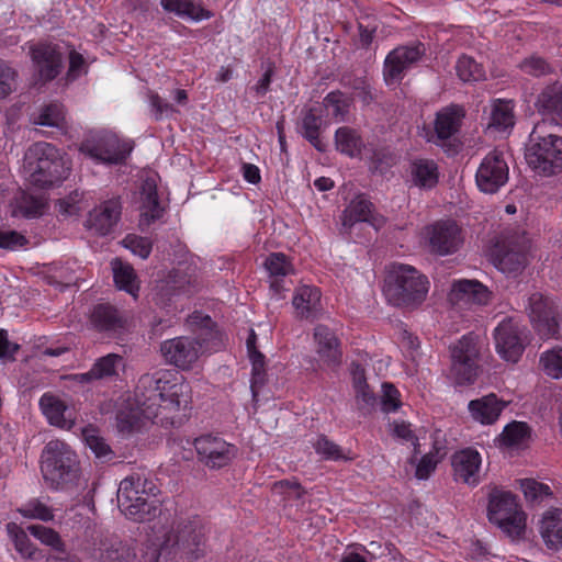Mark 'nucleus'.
Instances as JSON below:
<instances>
[{
  "instance_id": "1",
  "label": "nucleus",
  "mask_w": 562,
  "mask_h": 562,
  "mask_svg": "<svg viewBox=\"0 0 562 562\" xmlns=\"http://www.w3.org/2000/svg\"><path fill=\"white\" fill-rule=\"evenodd\" d=\"M191 386L171 370L143 375L134 397L127 395L117 404L116 426L120 432L131 434L147 423L164 427L180 423L190 408Z\"/></svg>"
},
{
  "instance_id": "2",
  "label": "nucleus",
  "mask_w": 562,
  "mask_h": 562,
  "mask_svg": "<svg viewBox=\"0 0 562 562\" xmlns=\"http://www.w3.org/2000/svg\"><path fill=\"white\" fill-rule=\"evenodd\" d=\"M209 527L199 516L177 518L148 539L146 555L151 562H194L207 552Z\"/></svg>"
},
{
  "instance_id": "3",
  "label": "nucleus",
  "mask_w": 562,
  "mask_h": 562,
  "mask_svg": "<svg viewBox=\"0 0 562 562\" xmlns=\"http://www.w3.org/2000/svg\"><path fill=\"white\" fill-rule=\"evenodd\" d=\"M190 319L191 323L198 319L203 323L204 330L196 339L176 337L164 341L160 347L166 362L183 371L191 370L201 357L218 351L224 345L222 334L213 327L211 317L194 314Z\"/></svg>"
},
{
  "instance_id": "4",
  "label": "nucleus",
  "mask_w": 562,
  "mask_h": 562,
  "mask_svg": "<svg viewBox=\"0 0 562 562\" xmlns=\"http://www.w3.org/2000/svg\"><path fill=\"white\" fill-rule=\"evenodd\" d=\"M68 156L48 143H35L24 154L22 172L34 187L46 189L58 186L70 175Z\"/></svg>"
},
{
  "instance_id": "5",
  "label": "nucleus",
  "mask_w": 562,
  "mask_h": 562,
  "mask_svg": "<svg viewBox=\"0 0 562 562\" xmlns=\"http://www.w3.org/2000/svg\"><path fill=\"white\" fill-rule=\"evenodd\" d=\"M158 488L144 474H132L121 481L117 490V505L121 513L134 521H145L157 509Z\"/></svg>"
},
{
  "instance_id": "6",
  "label": "nucleus",
  "mask_w": 562,
  "mask_h": 562,
  "mask_svg": "<svg viewBox=\"0 0 562 562\" xmlns=\"http://www.w3.org/2000/svg\"><path fill=\"white\" fill-rule=\"evenodd\" d=\"M429 282L414 267L393 263L389 267L384 284L387 301L396 306L414 307L427 296Z\"/></svg>"
},
{
  "instance_id": "7",
  "label": "nucleus",
  "mask_w": 562,
  "mask_h": 562,
  "mask_svg": "<svg viewBox=\"0 0 562 562\" xmlns=\"http://www.w3.org/2000/svg\"><path fill=\"white\" fill-rule=\"evenodd\" d=\"M78 461L70 446L54 439L46 443L41 454V472L53 490H65L78 476Z\"/></svg>"
},
{
  "instance_id": "8",
  "label": "nucleus",
  "mask_w": 562,
  "mask_h": 562,
  "mask_svg": "<svg viewBox=\"0 0 562 562\" xmlns=\"http://www.w3.org/2000/svg\"><path fill=\"white\" fill-rule=\"evenodd\" d=\"M547 122L536 124L526 149L527 164L538 173L550 176L562 170V137L546 134Z\"/></svg>"
},
{
  "instance_id": "9",
  "label": "nucleus",
  "mask_w": 562,
  "mask_h": 562,
  "mask_svg": "<svg viewBox=\"0 0 562 562\" xmlns=\"http://www.w3.org/2000/svg\"><path fill=\"white\" fill-rule=\"evenodd\" d=\"M487 516L506 536L519 539L526 530L527 516L515 495L506 491H493L490 495Z\"/></svg>"
},
{
  "instance_id": "10",
  "label": "nucleus",
  "mask_w": 562,
  "mask_h": 562,
  "mask_svg": "<svg viewBox=\"0 0 562 562\" xmlns=\"http://www.w3.org/2000/svg\"><path fill=\"white\" fill-rule=\"evenodd\" d=\"M79 150L97 164L116 165L127 158L133 150V143L120 138L115 133L100 131L88 135Z\"/></svg>"
},
{
  "instance_id": "11",
  "label": "nucleus",
  "mask_w": 562,
  "mask_h": 562,
  "mask_svg": "<svg viewBox=\"0 0 562 562\" xmlns=\"http://www.w3.org/2000/svg\"><path fill=\"white\" fill-rule=\"evenodd\" d=\"M493 340L498 357L507 363L515 364L530 344V333L519 319L506 317L494 328Z\"/></svg>"
},
{
  "instance_id": "12",
  "label": "nucleus",
  "mask_w": 562,
  "mask_h": 562,
  "mask_svg": "<svg viewBox=\"0 0 562 562\" xmlns=\"http://www.w3.org/2000/svg\"><path fill=\"white\" fill-rule=\"evenodd\" d=\"M477 338L465 335L451 347L450 375L457 384L472 383L477 375Z\"/></svg>"
},
{
  "instance_id": "13",
  "label": "nucleus",
  "mask_w": 562,
  "mask_h": 562,
  "mask_svg": "<svg viewBox=\"0 0 562 562\" xmlns=\"http://www.w3.org/2000/svg\"><path fill=\"white\" fill-rule=\"evenodd\" d=\"M420 237L429 251L439 256L456 252L462 244L461 229L452 221H440L425 226Z\"/></svg>"
},
{
  "instance_id": "14",
  "label": "nucleus",
  "mask_w": 562,
  "mask_h": 562,
  "mask_svg": "<svg viewBox=\"0 0 562 562\" xmlns=\"http://www.w3.org/2000/svg\"><path fill=\"white\" fill-rule=\"evenodd\" d=\"M509 178V167L504 151L494 149L490 151L481 161L475 181L480 191L484 193H495L504 187Z\"/></svg>"
},
{
  "instance_id": "15",
  "label": "nucleus",
  "mask_w": 562,
  "mask_h": 562,
  "mask_svg": "<svg viewBox=\"0 0 562 562\" xmlns=\"http://www.w3.org/2000/svg\"><path fill=\"white\" fill-rule=\"evenodd\" d=\"M199 459L211 469L226 467L237 456L238 449L215 436H202L193 441Z\"/></svg>"
},
{
  "instance_id": "16",
  "label": "nucleus",
  "mask_w": 562,
  "mask_h": 562,
  "mask_svg": "<svg viewBox=\"0 0 562 562\" xmlns=\"http://www.w3.org/2000/svg\"><path fill=\"white\" fill-rule=\"evenodd\" d=\"M532 249L531 239L522 233L513 238L494 257L495 267L505 274L515 276L527 265V258Z\"/></svg>"
},
{
  "instance_id": "17",
  "label": "nucleus",
  "mask_w": 562,
  "mask_h": 562,
  "mask_svg": "<svg viewBox=\"0 0 562 562\" xmlns=\"http://www.w3.org/2000/svg\"><path fill=\"white\" fill-rule=\"evenodd\" d=\"M526 311L535 330L544 339L559 337V325L553 316L552 304L539 292L528 297Z\"/></svg>"
},
{
  "instance_id": "18",
  "label": "nucleus",
  "mask_w": 562,
  "mask_h": 562,
  "mask_svg": "<svg viewBox=\"0 0 562 562\" xmlns=\"http://www.w3.org/2000/svg\"><path fill=\"white\" fill-rule=\"evenodd\" d=\"M422 44L401 46L393 49L384 61V79L387 85L396 83L423 56Z\"/></svg>"
},
{
  "instance_id": "19",
  "label": "nucleus",
  "mask_w": 562,
  "mask_h": 562,
  "mask_svg": "<svg viewBox=\"0 0 562 562\" xmlns=\"http://www.w3.org/2000/svg\"><path fill=\"white\" fill-rule=\"evenodd\" d=\"M140 179L142 186L138 192L139 225L145 227L160 218L164 209L160 206L157 194V175L146 172Z\"/></svg>"
},
{
  "instance_id": "20",
  "label": "nucleus",
  "mask_w": 562,
  "mask_h": 562,
  "mask_svg": "<svg viewBox=\"0 0 562 562\" xmlns=\"http://www.w3.org/2000/svg\"><path fill=\"white\" fill-rule=\"evenodd\" d=\"M29 49L41 79L52 80L60 72L64 53L59 45L30 44Z\"/></svg>"
},
{
  "instance_id": "21",
  "label": "nucleus",
  "mask_w": 562,
  "mask_h": 562,
  "mask_svg": "<svg viewBox=\"0 0 562 562\" xmlns=\"http://www.w3.org/2000/svg\"><path fill=\"white\" fill-rule=\"evenodd\" d=\"M453 475L457 481L475 486L480 483L482 457L473 448L457 451L451 458Z\"/></svg>"
},
{
  "instance_id": "22",
  "label": "nucleus",
  "mask_w": 562,
  "mask_h": 562,
  "mask_svg": "<svg viewBox=\"0 0 562 562\" xmlns=\"http://www.w3.org/2000/svg\"><path fill=\"white\" fill-rule=\"evenodd\" d=\"M449 300L456 305H485L491 301V292L479 281L461 279L453 281Z\"/></svg>"
},
{
  "instance_id": "23",
  "label": "nucleus",
  "mask_w": 562,
  "mask_h": 562,
  "mask_svg": "<svg viewBox=\"0 0 562 562\" xmlns=\"http://www.w3.org/2000/svg\"><path fill=\"white\" fill-rule=\"evenodd\" d=\"M121 215V203L119 199H111L103 202L89 213L86 226L97 235H108L116 225Z\"/></svg>"
},
{
  "instance_id": "24",
  "label": "nucleus",
  "mask_w": 562,
  "mask_h": 562,
  "mask_svg": "<svg viewBox=\"0 0 562 562\" xmlns=\"http://www.w3.org/2000/svg\"><path fill=\"white\" fill-rule=\"evenodd\" d=\"M316 353L321 369H334L340 362L341 352L335 334L324 325H317L314 329Z\"/></svg>"
},
{
  "instance_id": "25",
  "label": "nucleus",
  "mask_w": 562,
  "mask_h": 562,
  "mask_svg": "<svg viewBox=\"0 0 562 562\" xmlns=\"http://www.w3.org/2000/svg\"><path fill=\"white\" fill-rule=\"evenodd\" d=\"M342 225L351 227L358 222H366L375 229L384 225V217L374 213L372 203L364 196H356L342 213Z\"/></svg>"
},
{
  "instance_id": "26",
  "label": "nucleus",
  "mask_w": 562,
  "mask_h": 562,
  "mask_svg": "<svg viewBox=\"0 0 562 562\" xmlns=\"http://www.w3.org/2000/svg\"><path fill=\"white\" fill-rule=\"evenodd\" d=\"M46 209V200L43 195H34L19 190L9 201L8 212L13 218H35L41 216Z\"/></svg>"
},
{
  "instance_id": "27",
  "label": "nucleus",
  "mask_w": 562,
  "mask_h": 562,
  "mask_svg": "<svg viewBox=\"0 0 562 562\" xmlns=\"http://www.w3.org/2000/svg\"><path fill=\"white\" fill-rule=\"evenodd\" d=\"M506 403L501 401L495 394H488L468 404V411L471 418L481 425H493L499 418Z\"/></svg>"
},
{
  "instance_id": "28",
  "label": "nucleus",
  "mask_w": 562,
  "mask_h": 562,
  "mask_svg": "<svg viewBox=\"0 0 562 562\" xmlns=\"http://www.w3.org/2000/svg\"><path fill=\"white\" fill-rule=\"evenodd\" d=\"M42 413L50 425L70 429L75 424V416L71 409L59 397L52 394H44L40 400Z\"/></svg>"
},
{
  "instance_id": "29",
  "label": "nucleus",
  "mask_w": 562,
  "mask_h": 562,
  "mask_svg": "<svg viewBox=\"0 0 562 562\" xmlns=\"http://www.w3.org/2000/svg\"><path fill=\"white\" fill-rule=\"evenodd\" d=\"M321 291L318 288L302 284L294 291L292 305L299 318H314L321 311Z\"/></svg>"
},
{
  "instance_id": "30",
  "label": "nucleus",
  "mask_w": 562,
  "mask_h": 562,
  "mask_svg": "<svg viewBox=\"0 0 562 562\" xmlns=\"http://www.w3.org/2000/svg\"><path fill=\"white\" fill-rule=\"evenodd\" d=\"M439 179L438 165L432 159L417 158L409 164L407 182L419 189L434 188Z\"/></svg>"
},
{
  "instance_id": "31",
  "label": "nucleus",
  "mask_w": 562,
  "mask_h": 562,
  "mask_svg": "<svg viewBox=\"0 0 562 562\" xmlns=\"http://www.w3.org/2000/svg\"><path fill=\"white\" fill-rule=\"evenodd\" d=\"M463 117L464 111L459 105H448L438 111L434 122L436 137L440 140L451 138L458 133Z\"/></svg>"
},
{
  "instance_id": "32",
  "label": "nucleus",
  "mask_w": 562,
  "mask_h": 562,
  "mask_svg": "<svg viewBox=\"0 0 562 562\" xmlns=\"http://www.w3.org/2000/svg\"><path fill=\"white\" fill-rule=\"evenodd\" d=\"M539 531L546 546L558 550L562 548V509H549L539 521Z\"/></svg>"
},
{
  "instance_id": "33",
  "label": "nucleus",
  "mask_w": 562,
  "mask_h": 562,
  "mask_svg": "<svg viewBox=\"0 0 562 562\" xmlns=\"http://www.w3.org/2000/svg\"><path fill=\"white\" fill-rule=\"evenodd\" d=\"M257 335L254 329H250L249 336L246 341L248 357L251 363V384L250 389L254 398L257 397L260 387L267 381L266 373V358L256 347Z\"/></svg>"
},
{
  "instance_id": "34",
  "label": "nucleus",
  "mask_w": 562,
  "mask_h": 562,
  "mask_svg": "<svg viewBox=\"0 0 562 562\" xmlns=\"http://www.w3.org/2000/svg\"><path fill=\"white\" fill-rule=\"evenodd\" d=\"M160 4L166 12L173 13L183 20L200 22L212 16L209 10L193 0H160Z\"/></svg>"
},
{
  "instance_id": "35",
  "label": "nucleus",
  "mask_w": 562,
  "mask_h": 562,
  "mask_svg": "<svg viewBox=\"0 0 562 562\" xmlns=\"http://www.w3.org/2000/svg\"><path fill=\"white\" fill-rule=\"evenodd\" d=\"M515 124L514 104L507 100H495L491 105L488 130L507 132Z\"/></svg>"
},
{
  "instance_id": "36",
  "label": "nucleus",
  "mask_w": 562,
  "mask_h": 562,
  "mask_svg": "<svg viewBox=\"0 0 562 562\" xmlns=\"http://www.w3.org/2000/svg\"><path fill=\"white\" fill-rule=\"evenodd\" d=\"M336 149L351 158L361 157L363 155L364 145L357 131L344 126L339 127L335 133Z\"/></svg>"
},
{
  "instance_id": "37",
  "label": "nucleus",
  "mask_w": 562,
  "mask_h": 562,
  "mask_svg": "<svg viewBox=\"0 0 562 562\" xmlns=\"http://www.w3.org/2000/svg\"><path fill=\"white\" fill-rule=\"evenodd\" d=\"M351 376L358 407L362 411L371 409L375 404V396L366 382L363 368L352 363Z\"/></svg>"
},
{
  "instance_id": "38",
  "label": "nucleus",
  "mask_w": 562,
  "mask_h": 562,
  "mask_svg": "<svg viewBox=\"0 0 562 562\" xmlns=\"http://www.w3.org/2000/svg\"><path fill=\"white\" fill-rule=\"evenodd\" d=\"M111 265L116 286L136 299L139 284L134 269L119 259H114Z\"/></svg>"
},
{
  "instance_id": "39",
  "label": "nucleus",
  "mask_w": 562,
  "mask_h": 562,
  "mask_svg": "<svg viewBox=\"0 0 562 562\" xmlns=\"http://www.w3.org/2000/svg\"><path fill=\"white\" fill-rule=\"evenodd\" d=\"M90 323L100 331L116 333L122 327L116 310L108 305L95 306L91 313Z\"/></svg>"
},
{
  "instance_id": "40",
  "label": "nucleus",
  "mask_w": 562,
  "mask_h": 562,
  "mask_svg": "<svg viewBox=\"0 0 562 562\" xmlns=\"http://www.w3.org/2000/svg\"><path fill=\"white\" fill-rule=\"evenodd\" d=\"M7 531L10 539L14 543L15 550L21 554L22 558L32 561H37L42 558V552L33 546L30 541L27 533L15 522H9L7 525Z\"/></svg>"
},
{
  "instance_id": "41",
  "label": "nucleus",
  "mask_w": 562,
  "mask_h": 562,
  "mask_svg": "<svg viewBox=\"0 0 562 562\" xmlns=\"http://www.w3.org/2000/svg\"><path fill=\"white\" fill-rule=\"evenodd\" d=\"M530 437V429L526 423L513 422L508 424L498 437V443L505 448H520Z\"/></svg>"
},
{
  "instance_id": "42",
  "label": "nucleus",
  "mask_w": 562,
  "mask_h": 562,
  "mask_svg": "<svg viewBox=\"0 0 562 562\" xmlns=\"http://www.w3.org/2000/svg\"><path fill=\"white\" fill-rule=\"evenodd\" d=\"M537 106L543 113L555 114L562 119V83L543 90L538 97Z\"/></svg>"
},
{
  "instance_id": "43",
  "label": "nucleus",
  "mask_w": 562,
  "mask_h": 562,
  "mask_svg": "<svg viewBox=\"0 0 562 562\" xmlns=\"http://www.w3.org/2000/svg\"><path fill=\"white\" fill-rule=\"evenodd\" d=\"M125 361L122 356L109 353L101 357L93 364V374L95 379L111 378L119 375L124 370Z\"/></svg>"
},
{
  "instance_id": "44",
  "label": "nucleus",
  "mask_w": 562,
  "mask_h": 562,
  "mask_svg": "<svg viewBox=\"0 0 562 562\" xmlns=\"http://www.w3.org/2000/svg\"><path fill=\"white\" fill-rule=\"evenodd\" d=\"M34 124L63 128L66 124L65 111L61 104L52 103L43 106L33 119Z\"/></svg>"
},
{
  "instance_id": "45",
  "label": "nucleus",
  "mask_w": 562,
  "mask_h": 562,
  "mask_svg": "<svg viewBox=\"0 0 562 562\" xmlns=\"http://www.w3.org/2000/svg\"><path fill=\"white\" fill-rule=\"evenodd\" d=\"M540 368L552 379H562V348H553L541 353Z\"/></svg>"
},
{
  "instance_id": "46",
  "label": "nucleus",
  "mask_w": 562,
  "mask_h": 562,
  "mask_svg": "<svg viewBox=\"0 0 562 562\" xmlns=\"http://www.w3.org/2000/svg\"><path fill=\"white\" fill-rule=\"evenodd\" d=\"M456 69L459 78L464 82L479 81L485 78L483 67L469 56L460 57Z\"/></svg>"
},
{
  "instance_id": "47",
  "label": "nucleus",
  "mask_w": 562,
  "mask_h": 562,
  "mask_svg": "<svg viewBox=\"0 0 562 562\" xmlns=\"http://www.w3.org/2000/svg\"><path fill=\"white\" fill-rule=\"evenodd\" d=\"M18 512L25 518L50 521L54 519L53 509L38 498H33L18 508Z\"/></svg>"
},
{
  "instance_id": "48",
  "label": "nucleus",
  "mask_w": 562,
  "mask_h": 562,
  "mask_svg": "<svg viewBox=\"0 0 562 562\" xmlns=\"http://www.w3.org/2000/svg\"><path fill=\"white\" fill-rule=\"evenodd\" d=\"M349 105V99L339 91L330 92L324 99V106L327 113L333 115L337 121H344L346 119Z\"/></svg>"
},
{
  "instance_id": "49",
  "label": "nucleus",
  "mask_w": 562,
  "mask_h": 562,
  "mask_svg": "<svg viewBox=\"0 0 562 562\" xmlns=\"http://www.w3.org/2000/svg\"><path fill=\"white\" fill-rule=\"evenodd\" d=\"M265 268L270 278H283L294 271L291 262L281 252L269 255L265 261Z\"/></svg>"
},
{
  "instance_id": "50",
  "label": "nucleus",
  "mask_w": 562,
  "mask_h": 562,
  "mask_svg": "<svg viewBox=\"0 0 562 562\" xmlns=\"http://www.w3.org/2000/svg\"><path fill=\"white\" fill-rule=\"evenodd\" d=\"M27 531L41 543L50 547L56 551H63V541L54 529L42 525H31L27 527Z\"/></svg>"
},
{
  "instance_id": "51",
  "label": "nucleus",
  "mask_w": 562,
  "mask_h": 562,
  "mask_svg": "<svg viewBox=\"0 0 562 562\" xmlns=\"http://www.w3.org/2000/svg\"><path fill=\"white\" fill-rule=\"evenodd\" d=\"M29 239L21 232L0 226V249L19 251L25 249Z\"/></svg>"
},
{
  "instance_id": "52",
  "label": "nucleus",
  "mask_w": 562,
  "mask_h": 562,
  "mask_svg": "<svg viewBox=\"0 0 562 562\" xmlns=\"http://www.w3.org/2000/svg\"><path fill=\"white\" fill-rule=\"evenodd\" d=\"M123 247L131 250V252L135 256H138L142 259H146L151 251L153 245L151 241L146 237H140L134 234L127 235L122 240Z\"/></svg>"
},
{
  "instance_id": "53",
  "label": "nucleus",
  "mask_w": 562,
  "mask_h": 562,
  "mask_svg": "<svg viewBox=\"0 0 562 562\" xmlns=\"http://www.w3.org/2000/svg\"><path fill=\"white\" fill-rule=\"evenodd\" d=\"M402 406L401 394L391 383L382 384L381 407L384 413L396 412Z\"/></svg>"
},
{
  "instance_id": "54",
  "label": "nucleus",
  "mask_w": 562,
  "mask_h": 562,
  "mask_svg": "<svg viewBox=\"0 0 562 562\" xmlns=\"http://www.w3.org/2000/svg\"><path fill=\"white\" fill-rule=\"evenodd\" d=\"M321 121L312 111L308 112L303 119V130L305 137L317 148L324 150V146L318 138Z\"/></svg>"
},
{
  "instance_id": "55",
  "label": "nucleus",
  "mask_w": 562,
  "mask_h": 562,
  "mask_svg": "<svg viewBox=\"0 0 562 562\" xmlns=\"http://www.w3.org/2000/svg\"><path fill=\"white\" fill-rule=\"evenodd\" d=\"M520 488L525 497L529 501H538L550 494L548 485L533 479L520 480Z\"/></svg>"
},
{
  "instance_id": "56",
  "label": "nucleus",
  "mask_w": 562,
  "mask_h": 562,
  "mask_svg": "<svg viewBox=\"0 0 562 562\" xmlns=\"http://www.w3.org/2000/svg\"><path fill=\"white\" fill-rule=\"evenodd\" d=\"M87 446L94 452L97 457H105L110 453V448L102 437L93 428H86L82 431Z\"/></svg>"
},
{
  "instance_id": "57",
  "label": "nucleus",
  "mask_w": 562,
  "mask_h": 562,
  "mask_svg": "<svg viewBox=\"0 0 562 562\" xmlns=\"http://www.w3.org/2000/svg\"><path fill=\"white\" fill-rule=\"evenodd\" d=\"M391 434L404 442H411L417 450L418 439L415 436L412 425L405 420H395L390 425Z\"/></svg>"
},
{
  "instance_id": "58",
  "label": "nucleus",
  "mask_w": 562,
  "mask_h": 562,
  "mask_svg": "<svg viewBox=\"0 0 562 562\" xmlns=\"http://www.w3.org/2000/svg\"><path fill=\"white\" fill-rule=\"evenodd\" d=\"M148 102L150 111L157 120L169 117L177 112L172 104L162 100L157 93L150 92L148 95Z\"/></svg>"
},
{
  "instance_id": "59",
  "label": "nucleus",
  "mask_w": 562,
  "mask_h": 562,
  "mask_svg": "<svg viewBox=\"0 0 562 562\" xmlns=\"http://www.w3.org/2000/svg\"><path fill=\"white\" fill-rule=\"evenodd\" d=\"M15 71L0 60V99L8 97L14 89Z\"/></svg>"
},
{
  "instance_id": "60",
  "label": "nucleus",
  "mask_w": 562,
  "mask_h": 562,
  "mask_svg": "<svg viewBox=\"0 0 562 562\" xmlns=\"http://www.w3.org/2000/svg\"><path fill=\"white\" fill-rule=\"evenodd\" d=\"M313 447L318 454L326 459L338 460L342 457L339 447L324 436H317L313 441Z\"/></svg>"
},
{
  "instance_id": "61",
  "label": "nucleus",
  "mask_w": 562,
  "mask_h": 562,
  "mask_svg": "<svg viewBox=\"0 0 562 562\" xmlns=\"http://www.w3.org/2000/svg\"><path fill=\"white\" fill-rule=\"evenodd\" d=\"M520 69L528 75L539 77L551 71L549 64L540 57L531 56L520 64Z\"/></svg>"
},
{
  "instance_id": "62",
  "label": "nucleus",
  "mask_w": 562,
  "mask_h": 562,
  "mask_svg": "<svg viewBox=\"0 0 562 562\" xmlns=\"http://www.w3.org/2000/svg\"><path fill=\"white\" fill-rule=\"evenodd\" d=\"M439 461L440 458H438L435 453L431 452L422 457L416 467V477L419 480L428 479L430 474L435 471Z\"/></svg>"
},
{
  "instance_id": "63",
  "label": "nucleus",
  "mask_w": 562,
  "mask_h": 562,
  "mask_svg": "<svg viewBox=\"0 0 562 562\" xmlns=\"http://www.w3.org/2000/svg\"><path fill=\"white\" fill-rule=\"evenodd\" d=\"M274 492L284 496V499H300L304 495L303 488L296 482L281 481L274 484Z\"/></svg>"
},
{
  "instance_id": "64",
  "label": "nucleus",
  "mask_w": 562,
  "mask_h": 562,
  "mask_svg": "<svg viewBox=\"0 0 562 562\" xmlns=\"http://www.w3.org/2000/svg\"><path fill=\"white\" fill-rule=\"evenodd\" d=\"M87 66L83 57L77 52H70L69 54V69L67 72V77L70 80H74L85 74Z\"/></svg>"
}]
</instances>
